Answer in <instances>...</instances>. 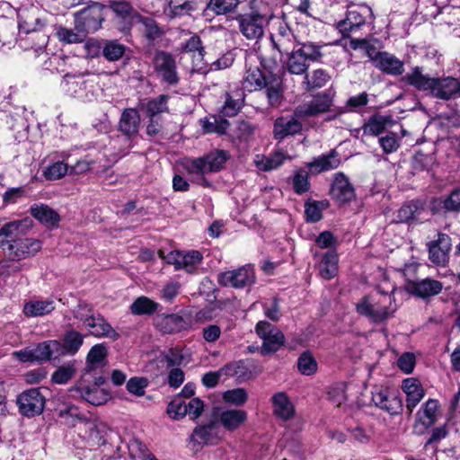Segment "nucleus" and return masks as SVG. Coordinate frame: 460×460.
<instances>
[{
  "mask_svg": "<svg viewBox=\"0 0 460 460\" xmlns=\"http://www.w3.org/2000/svg\"><path fill=\"white\" fill-rule=\"evenodd\" d=\"M395 286L387 279L380 283L375 292L364 296L356 303V311L370 323L379 324L394 317L398 309L394 298Z\"/></svg>",
  "mask_w": 460,
  "mask_h": 460,
  "instance_id": "1",
  "label": "nucleus"
},
{
  "mask_svg": "<svg viewBox=\"0 0 460 460\" xmlns=\"http://www.w3.org/2000/svg\"><path fill=\"white\" fill-rule=\"evenodd\" d=\"M261 64L268 70V74L258 66H249L243 80V87L250 93L266 88L269 104L272 107L278 106L282 99L281 78L273 73L278 62L275 58L269 61L262 59Z\"/></svg>",
  "mask_w": 460,
  "mask_h": 460,
  "instance_id": "2",
  "label": "nucleus"
},
{
  "mask_svg": "<svg viewBox=\"0 0 460 460\" xmlns=\"http://www.w3.org/2000/svg\"><path fill=\"white\" fill-rule=\"evenodd\" d=\"M229 157L226 151L217 149L202 157L186 159L182 164L189 173L204 175L221 170Z\"/></svg>",
  "mask_w": 460,
  "mask_h": 460,
  "instance_id": "3",
  "label": "nucleus"
},
{
  "mask_svg": "<svg viewBox=\"0 0 460 460\" xmlns=\"http://www.w3.org/2000/svg\"><path fill=\"white\" fill-rule=\"evenodd\" d=\"M159 256L168 264L174 266L177 270H184L188 273H196L199 270L203 255L199 251H172L166 255L163 251H159Z\"/></svg>",
  "mask_w": 460,
  "mask_h": 460,
  "instance_id": "4",
  "label": "nucleus"
},
{
  "mask_svg": "<svg viewBox=\"0 0 460 460\" xmlns=\"http://www.w3.org/2000/svg\"><path fill=\"white\" fill-rule=\"evenodd\" d=\"M255 332L262 341L261 354L263 356L277 352L285 343L283 332L266 321H260L256 324Z\"/></svg>",
  "mask_w": 460,
  "mask_h": 460,
  "instance_id": "5",
  "label": "nucleus"
},
{
  "mask_svg": "<svg viewBox=\"0 0 460 460\" xmlns=\"http://www.w3.org/2000/svg\"><path fill=\"white\" fill-rule=\"evenodd\" d=\"M240 32L250 40H259L264 34L268 17L258 12L239 14L236 17Z\"/></svg>",
  "mask_w": 460,
  "mask_h": 460,
  "instance_id": "6",
  "label": "nucleus"
},
{
  "mask_svg": "<svg viewBox=\"0 0 460 460\" xmlns=\"http://www.w3.org/2000/svg\"><path fill=\"white\" fill-rule=\"evenodd\" d=\"M374 404L390 415L399 414L402 411V400L398 392L384 385H376L371 391Z\"/></svg>",
  "mask_w": 460,
  "mask_h": 460,
  "instance_id": "7",
  "label": "nucleus"
},
{
  "mask_svg": "<svg viewBox=\"0 0 460 460\" xmlns=\"http://www.w3.org/2000/svg\"><path fill=\"white\" fill-rule=\"evenodd\" d=\"M372 15V10L367 5L352 7L346 12L344 19L339 21L335 27L343 37H349L366 24L367 18Z\"/></svg>",
  "mask_w": 460,
  "mask_h": 460,
  "instance_id": "8",
  "label": "nucleus"
},
{
  "mask_svg": "<svg viewBox=\"0 0 460 460\" xmlns=\"http://www.w3.org/2000/svg\"><path fill=\"white\" fill-rule=\"evenodd\" d=\"M45 396L40 388H31L21 393L16 399L19 412L25 417L40 415L44 409Z\"/></svg>",
  "mask_w": 460,
  "mask_h": 460,
  "instance_id": "9",
  "label": "nucleus"
},
{
  "mask_svg": "<svg viewBox=\"0 0 460 460\" xmlns=\"http://www.w3.org/2000/svg\"><path fill=\"white\" fill-rule=\"evenodd\" d=\"M218 281L223 286L234 288L250 287L255 282L254 269L249 264L234 270L220 273L218 275Z\"/></svg>",
  "mask_w": 460,
  "mask_h": 460,
  "instance_id": "10",
  "label": "nucleus"
},
{
  "mask_svg": "<svg viewBox=\"0 0 460 460\" xmlns=\"http://www.w3.org/2000/svg\"><path fill=\"white\" fill-rule=\"evenodd\" d=\"M154 67L163 82L175 85L179 82L176 61L173 56L165 51H158L154 58Z\"/></svg>",
  "mask_w": 460,
  "mask_h": 460,
  "instance_id": "11",
  "label": "nucleus"
},
{
  "mask_svg": "<svg viewBox=\"0 0 460 460\" xmlns=\"http://www.w3.org/2000/svg\"><path fill=\"white\" fill-rule=\"evenodd\" d=\"M79 436L87 442L90 447H100L106 444V427L95 420H85L79 423H74Z\"/></svg>",
  "mask_w": 460,
  "mask_h": 460,
  "instance_id": "12",
  "label": "nucleus"
},
{
  "mask_svg": "<svg viewBox=\"0 0 460 460\" xmlns=\"http://www.w3.org/2000/svg\"><path fill=\"white\" fill-rule=\"evenodd\" d=\"M222 438L217 424L211 422L208 425L197 427L190 438V446L192 450L198 451L204 445H215Z\"/></svg>",
  "mask_w": 460,
  "mask_h": 460,
  "instance_id": "13",
  "label": "nucleus"
},
{
  "mask_svg": "<svg viewBox=\"0 0 460 460\" xmlns=\"http://www.w3.org/2000/svg\"><path fill=\"white\" fill-rule=\"evenodd\" d=\"M91 376L89 373H84L83 376L75 386V391L80 396L93 405H102L110 398L108 392L102 388L91 385Z\"/></svg>",
  "mask_w": 460,
  "mask_h": 460,
  "instance_id": "14",
  "label": "nucleus"
},
{
  "mask_svg": "<svg viewBox=\"0 0 460 460\" xmlns=\"http://www.w3.org/2000/svg\"><path fill=\"white\" fill-rule=\"evenodd\" d=\"M140 115L137 110L133 108L125 109L119 121V130L124 135L126 148L131 146L130 138L138 133L140 127Z\"/></svg>",
  "mask_w": 460,
  "mask_h": 460,
  "instance_id": "15",
  "label": "nucleus"
},
{
  "mask_svg": "<svg viewBox=\"0 0 460 460\" xmlns=\"http://www.w3.org/2000/svg\"><path fill=\"white\" fill-rule=\"evenodd\" d=\"M40 249V241L29 238L9 241L4 245V252L13 260H20L32 255Z\"/></svg>",
  "mask_w": 460,
  "mask_h": 460,
  "instance_id": "16",
  "label": "nucleus"
},
{
  "mask_svg": "<svg viewBox=\"0 0 460 460\" xmlns=\"http://www.w3.org/2000/svg\"><path fill=\"white\" fill-rule=\"evenodd\" d=\"M273 48L281 55L296 48L295 36L285 22H279L277 31L270 34Z\"/></svg>",
  "mask_w": 460,
  "mask_h": 460,
  "instance_id": "17",
  "label": "nucleus"
},
{
  "mask_svg": "<svg viewBox=\"0 0 460 460\" xmlns=\"http://www.w3.org/2000/svg\"><path fill=\"white\" fill-rule=\"evenodd\" d=\"M430 93L438 99L450 100L460 97V79L451 76L435 78Z\"/></svg>",
  "mask_w": 460,
  "mask_h": 460,
  "instance_id": "18",
  "label": "nucleus"
},
{
  "mask_svg": "<svg viewBox=\"0 0 460 460\" xmlns=\"http://www.w3.org/2000/svg\"><path fill=\"white\" fill-rule=\"evenodd\" d=\"M300 116H303V114H296V111L294 116L278 118L274 123L275 138L282 140L288 136L299 133L302 130V123L298 119Z\"/></svg>",
  "mask_w": 460,
  "mask_h": 460,
  "instance_id": "19",
  "label": "nucleus"
},
{
  "mask_svg": "<svg viewBox=\"0 0 460 460\" xmlns=\"http://www.w3.org/2000/svg\"><path fill=\"white\" fill-rule=\"evenodd\" d=\"M428 249L429 259L433 263L445 264L451 249V239L447 234L438 233L437 239L428 243Z\"/></svg>",
  "mask_w": 460,
  "mask_h": 460,
  "instance_id": "20",
  "label": "nucleus"
},
{
  "mask_svg": "<svg viewBox=\"0 0 460 460\" xmlns=\"http://www.w3.org/2000/svg\"><path fill=\"white\" fill-rule=\"evenodd\" d=\"M155 324L162 332L171 334L188 330L191 325V321L190 318L172 314L158 316Z\"/></svg>",
  "mask_w": 460,
  "mask_h": 460,
  "instance_id": "21",
  "label": "nucleus"
},
{
  "mask_svg": "<svg viewBox=\"0 0 460 460\" xmlns=\"http://www.w3.org/2000/svg\"><path fill=\"white\" fill-rule=\"evenodd\" d=\"M331 195L332 199L340 203L349 202L355 197L354 188L344 173L337 172L334 174Z\"/></svg>",
  "mask_w": 460,
  "mask_h": 460,
  "instance_id": "22",
  "label": "nucleus"
},
{
  "mask_svg": "<svg viewBox=\"0 0 460 460\" xmlns=\"http://www.w3.org/2000/svg\"><path fill=\"white\" fill-rule=\"evenodd\" d=\"M442 288L441 282L431 279L408 281L406 284V290L409 293L422 298L438 295Z\"/></svg>",
  "mask_w": 460,
  "mask_h": 460,
  "instance_id": "23",
  "label": "nucleus"
},
{
  "mask_svg": "<svg viewBox=\"0 0 460 460\" xmlns=\"http://www.w3.org/2000/svg\"><path fill=\"white\" fill-rule=\"evenodd\" d=\"M274 415L284 421L291 420L296 409L290 398L284 392L274 394L270 399Z\"/></svg>",
  "mask_w": 460,
  "mask_h": 460,
  "instance_id": "24",
  "label": "nucleus"
},
{
  "mask_svg": "<svg viewBox=\"0 0 460 460\" xmlns=\"http://www.w3.org/2000/svg\"><path fill=\"white\" fill-rule=\"evenodd\" d=\"M332 104V98L329 93H319L314 98L296 109V114L312 116L327 111Z\"/></svg>",
  "mask_w": 460,
  "mask_h": 460,
  "instance_id": "25",
  "label": "nucleus"
},
{
  "mask_svg": "<svg viewBox=\"0 0 460 460\" xmlns=\"http://www.w3.org/2000/svg\"><path fill=\"white\" fill-rule=\"evenodd\" d=\"M375 66L390 75H401L404 71L403 62L388 52H379L376 55Z\"/></svg>",
  "mask_w": 460,
  "mask_h": 460,
  "instance_id": "26",
  "label": "nucleus"
},
{
  "mask_svg": "<svg viewBox=\"0 0 460 460\" xmlns=\"http://www.w3.org/2000/svg\"><path fill=\"white\" fill-rule=\"evenodd\" d=\"M402 389L406 394V408L411 413L424 397V388L417 379L406 378L402 382Z\"/></svg>",
  "mask_w": 460,
  "mask_h": 460,
  "instance_id": "27",
  "label": "nucleus"
},
{
  "mask_svg": "<svg viewBox=\"0 0 460 460\" xmlns=\"http://www.w3.org/2000/svg\"><path fill=\"white\" fill-rule=\"evenodd\" d=\"M341 164L338 152L330 151L326 155L315 157L312 162L306 164L309 172L312 174H319L323 172L336 169Z\"/></svg>",
  "mask_w": 460,
  "mask_h": 460,
  "instance_id": "28",
  "label": "nucleus"
},
{
  "mask_svg": "<svg viewBox=\"0 0 460 460\" xmlns=\"http://www.w3.org/2000/svg\"><path fill=\"white\" fill-rule=\"evenodd\" d=\"M439 402L436 399H429L416 413V423L428 429L436 423L438 417Z\"/></svg>",
  "mask_w": 460,
  "mask_h": 460,
  "instance_id": "29",
  "label": "nucleus"
},
{
  "mask_svg": "<svg viewBox=\"0 0 460 460\" xmlns=\"http://www.w3.org/2000/svg\"><path fill=\"white\" fill-rule=\"evenodd\" d=\"M90 334L95 337H107L111 340H117L119 333L111 327V325L104 319L103 316L97 314L85 326Z\"/></svg>",
  "mask_w": 460,
  "mask_h": 460,
  "instance_id": "30",
  "label": "nucleus"
},
{
  "mask_svg": "<svg viewBox=\"0 0 460 460\" xmlns=\"http://www.w3.org/2000/svg\"><path fill=\"white\" fill-rule=\"evenodd\" d=\"M34 358L38 362L48 361L60 356L61 342L51 340L32 347Z\"/></svg>",
  "mask_w": 460,
  "mask_h": 460,
  "instance_id": "31",
  "label": "nucleus"
},
{
  "mask_svg": "<svg viewBox=\"0 0 460 460\" xmlns=\"http://www.w3.org/2000/svg\"><path fill=\"white\" fill-rule=\"evenodd\" d=\"M338 254L335 250H328L319 263L320 276L324 279H332L338 273Z\"/></svg>",
  "mask_w": 460,
  "mask_h": 460,
  "instance_id": "32",
  "label": "nucleus"
},
{
  "mask_svg": "<svg viewBox=\"0 0 460 460\" xmlns=\"http://www.w3.org/2000/svg\"><path fill=\"white\" fill-rule=\"evenodd\" d=\"M55 309L53 299L30 300L23 305V314L27 317H40L51 313Z\"/></svg>",
  "mask_w": 460,
  "mask_h": 460,
  "instance_id": "33",
  "label": "nucleus"
},
{
  "mask_svg": "<svg viewBox=\"0 0 460 460\" xmlns=\"http://www.w3.org/2000/svg\"><path fill=\"white\" fill-rule=\"evenodd\" d=\"M403 79L420 91L431 92L432 86L435 84V78L424 75L419 66L414 67Z\"/></svg>",
  "mask_w": 460,
  "mask_h": 460,
  "instance_id": "34",
  "label": "nucleus"
},
{
  "mask_svg": "<svg viewBox=\"0 0 460 460\" xmlns=\"http://www.w3.org/2000/svg\"><path fill=\"white\" fill-rule=\"evenodd\" d=\"M167 100L166 95H160L155 99L142 100L138 103V108L149 118H158V114L167 111Z\"/></svg>",
  "mask_w": 460,
  "mask_h": 460,
  "instance_id": "35",
  "label": "nucleus"
},
{
  "mask_svg": "<svg viewBox=\"0 0 460 460\" xmlns=\"http://www.w3.org/2000/svg\"><path fill=\"white\" fill-rule=\"evenodd\" d=\"M247 419L246 411L243 410H226L220 413L219 420L225 429L233 431L237 429Z\"/></svg>",
  "mask_w": 460,
  "mask_h": 460,
  "instance_id": "36",
  "label": "nucleus"
},
{
  "mask_svg": "<svg viewBox=\"0 0 460 460\" xmlns=\"http://www.w3.org/2000/svg\"><path fill=\"white\" fill-rule=\"evenodd\" d=\"M107 357V349L103 344H96L92 347L86 358V367L84 373L93 372L98 367L105 365Z\"/></svg>",
  "mask_w": 460,
  "mask_h": 460,
  "instance_id": "37",
  "label": "nucleus"
},
{
  "mask_svg": "<svg viewBox=\"0 0 460 460\" xmlns=\"http://www.w3.org/2000/svg\"><path fill=\"white\" fill-rule=\"evenodd\" d=\"M239 3V0H209L203 15L208 19L211 13L217 15L226 14L234 11Z\"/></svg>",
  "mask_w": 460,
  "mask_h": 460,
  "instance_id": "38",
  "label": "nucleus"
},
{
  "mask_svg": "<svg viewBox=\"0 0 460 460\" xmlns=\"http://www.w3.org/2000/svg\"><path fill=\"white\" fill-rule=\"evenodd\" d=\"M393 122L391 116H384L380 114L373 115L368 121L363 126V132L369 136H378L383 133L385 128Z\"/></svg>",
  "mask_w": 460,
  "mask_h": 460,
  "instance_id": "39",
  "label": "nucleus"
},
{
  "mask_svg": "<svg viewBox=\"0 0 460 460\" xmlns=\"http://www.w3.org/2000/svg\"><path fill=\"white\" fill-rule=\"evenodd\" d=\"M31 215L48 226H55L59 221V216L47 205L35 204L31 208Z\"/></svg>",
  "mask_w": 460,
  "mask_h": 460,
  "instance_id": "40",
  "label": "nucleus"
},
{
  "mask_svg": "<svg viewBox=\"0 0 460 460\" xmlns=\"http://www.w3.org/2000/svg\"><path fill=\"white\" fill-rule=\"evenodd\" d=\"M84 342V336L75 331H68L63 337V342L61 343L60 356L68 354L75 355Z\"/></svg>",
  "mask_w": 460,
  "mask_h": 460,
  "instance_id": "41",
  "label": "nucleus"
},
{
  "mask_svg": "<svg viewBox=\"0 0 460 460\" xmlns=\"http://www.w3.org/2000/svg\"><path fill=\"white\" fill-rule=\"evenodd\" d=\"M69 91L80 99H90L94 94L97 87L93 80L79 78L68 83Z\"/></svg>",
  "mask_w": 460,
  "mask_h": 460,
  "instance_id": "42",
  "label": "nucleus"
},
{
  "mask_svg": "<svg viewBox=\"0 0 460 460\" xmlns=\"http://www.w3.org/2000/svg\"><path fill=\"white\" fill-rule=\"evenodd\" d=\"M286 159H290V157L283 152L278 151L270 156L257 155L254 163L260 170L271 171L280 166Z\"/></svg>",
  "mask_w": 460,
  "mask_h": 460,
  "instance_id": "43",
  "label": "nucleus"
},
{
  "mask_svg": "<svg viewBox=\"0 0 460 460\" xmlns=\"http://www.w3.org/2000/svg\"><path fill=\"white\" fill-rule=\"evenodd\" d=\"M287 62V68L290 74L304 75L310 66V63L297 51L296 49L290 50Z\"/></svg>",
  "mask_w": 460,
  "mask_h": 460,
  "instance_id": "44",
  "label": "nucleus"
},
{
  "mask_svg": "<svg viewBox=\"0 0 460 460\" xmlns=\"http://www.w3.org/2000/svg\"><path fill=\"white\" fill-rule=\"evenodd\" d=\"M243 94L240 91L227 93L225 105L222 107V114L226 117H234L243 106Z\"/></svg>",
  "mask_w": 460,
  "mask_h": 460,
  "instance_id": "45",
  "label": "nucleus"
},
{
  "mask_svg": "<svg viewBox=\"0 0 460 460\" xmlns=\"http://www.w3.org/2000/svg\"><path fill=\"white\" fill-rule=\"evenodd\" d=\"M324 45L316 44L312 41H306L296 44L297 51L310 63L317 62L322 57V49Z\"/></svg>",
  "mask_w": 460,
  "mask_h": 460,
  "instance_id": "46",
  "label": "nucleus"
},
{
  "mask_svg": "<svg viewBox=\"0 0 460 460\" xmlns=\"http://www.w3.org/2000/svg\"><path fill=\"white\" fill-rule=\"evenodd\" d=\"M330 80L329 75L323 69L314 70L311 74H305L303 84L305 90L311 91L315 88L323 87Z\"/></svg>",
  "mask_w": 460,
  "mask_h": 460,
  "instance_id": "47",
  "label": "nucleus"
},
{
  "mask_svg": "<svg viewBox=\"0 0 460 460\" xmlns=\"http://www.w3.org/2000/svg\"><path fill=\"white\" fill-rule=\"evenodd\" d=\"M158 307V304L147 296L137 297L131 305L130 310L133 314L142 315L153 314Z\"/></svg>",
  "mask_w": 460,
  "mask_h": 460,
  "instance_id": "48",
  "label": "nucleus"
},
{
  "mask_svg": "<svg viewBox=\"0 0 460 460\" xmlns=\"http://www.w3.org/2000/svg\"><path fill=\"white\" fill-rule=\"evenodd\" d=\"M236 364H229L222 367L217 372H208L202 376V384L204 386L212 388L215 387L222 375H233L235 372Z\"/></svg>",
  "mask_w": 460,
  "mask_h": 460,
  "instance_id": "49",
  "label": "nucleus"
},
{
  "mask_svg": "<svg viewBox=\"0 0 460 460\" xmlns=\"http://www.w3.org/2000/svg\"><path fill=\"white\" fill-rule=\"evenodd\" d=\"M84 31L86 33L96 31L102 24V15L99 10H89L83 13Z\"/></svg>",
  "mask_w": 460,
  "mask_h": 460,
  "instance_id": "50",
  "label": "nucleus"
},
{
  "mask_svg": "<svg viewBox=\"0 0 460 460\" xmlns=\"http://www.w3.org/2000/svg\"><path fill=\"white\" fill-rule=\"evenodd\" d=\"M191 5L188 0H169L167 6L164 8V13L170 18L181 16L189 13L191 11Z\"/></svg>",
  "mask_w": 460,
  "mask_h": 460,
  "instance_id": "51",
  "label": "nucleus"
},
{
  "mask_svg": "<svg viewBox=\"0 0 460 460\" xmlns=\"http://www.w3.org/2000/svg\"><path fill=\"white\" fill-rule=\"evenodd\" d=\"M329 400L338 407L347 406L349 401L347 386L344 384H337L332 386L328 392Z\"/></svg>",
  "mask_w": 460,
  "mask_h": 460,
  "instance_id": "52",
  "label": "nucleus"
},
{
  "mask_svg": "<svg viewBox=\"0 0 460 460\" xmlns=\"http://www.w3.org/2000/svg\"><path fill=\"white\" fill-rule=\"evenodd\" d=\"M75 374V364L69 362L67 364L59 367L51 376L52 381L55 384L65 385L66 384Z\"/></svg>",
  "mask_w": 460,
  "mask_h": 460,
  "instance_id": "53",
  "label": "nucleus"
},
{
  "mask_svg": "<svg viewBox=\"0 0 460 460\" xmlns=\"http://www.w3.org/2000/svg\"><path fill=\"white\" fill-rule=\"evenodd\" d=\"M309 172L304 168H299L293 177V188L296 194L301 195L305 193L310 189Z\"/></svg>",
  "mask_w": 460,
  "mask_h": 460,
  "instance_id": "54",
  "label": "nucleus"
},
{
  "mask_svg": "<svg viewBox=\"0 0 460 460\" xmlns=\"http://www.w3.org/2000/svg\"><path fill=\"white\" fill-rule=\"evenodd\" d=\"M222 398L226 403L241 406L247 402L248 394L243 388H234L224 392Z\"/></svg>",
  "mask_w": 460,
  "mask_h": 460,
  "instance_id": "55",
  "label": "nucleus"
},
{
  "mask_svg": "<svg viewBox=\"0 0 460 460\" xmlns=\"http://www.w3.org/2000/svg\"><path fill=\"white\" fill-rule=\"evenodd\" d=\"M27 220H13L0 226V236L13 237L28 227Z\"/></svg>",
  "mask_w": 460,
  "mask_h": 460,
  "instance_id": "56",
  "label": "nucleus"
},
{
  "mask_svg": "<svg viewBox=\"0 0 460 460\" xmlns=\"http://www.w3.org/2000/svg\"><path fill=\"white\" fill-rule=\"evenodd\" d=\"M69 166L63 162L54 163L43 171V175L47 180H58L68 172Z\"/></svg>",
  "mask_w": 460,
  "mask_h": 460,
  "instance_id": "57",
  "label": "nucleus"
},
{
  "mask_svg": "<svg viewBox=\"0 0 460 460\" xmlns=\"http://www.w3.org/2000/svg\"><path fill=\"white\" fill-rule=\"evenodd\" d=\"M298 370L305 376L313 375L317 369V363L309 352H304L297 360Z\"/></svg>",
  "mask_w": 460,
  "mask_h": 460,
  "instance_id": "58",
  "label": "nucleus"
},
{
  "mask_svg": "<svg viewBox=\"0 0 460 460\" xmlns=\"http://www.w3.org/2000/svg\"><path fill=\"white\" fill-rule=\"evenodd\" d=\"M102 52L103 56L107 59L111 61H115L119 59L123 56L125 52V47L118 41L111 40L108 41L105 44Z\"/></svg>",
  "mask_w": 460,
  "mask_h": 460,
  "instance_id": "59",
  "label": "nucleus"
},
{
  "mask_svg": "<svg viewBox=\"0 0 460 460\" xmlns=\"http://www.w3.org/2000/svg\"><path fill=\"white\" fill-rule=\"evenodd\" d=\"M181 49L188 53H192L193 57L203 58L204 48L202 47L200 38L197 35L191 36L181 47Z\"/></svg>",
  "mask_w": 460,
  "mask_h": 460,
  "instance_id": "60",
  "label": "nucleus"
},
{
  "mask_svg": "<svg viewBox=\"0 0 460 460\" xmlns=\"http://www.w3.org/2000/svg\"><path fill=\"white\" fill-rule=\"evenodd\" d=\"M186 402L175 398L167 406V413L173 420L182 419L187 415Z\"/></svg>",
  "mask_w": 460,
  "mask_h": 460,
  "instance_id": "61",
  "label": "nucleus"
},
{
  "mask_svg": "<svg viewBox=\"0 0 460 460\" xmlns=\"http://www.w3.org/2000/svg\"><path fill=\"white\" fill-rule=\"evenodd\" d=\"M434 158L432 155L418 153L412 160V169L416 172L429 171L433 164Z\"/></svg>",
  "mask_w": 460,
  "mask_h": 460,
  "instance_id": "62",
  "label": "nucleus"
},
{
  "mask_svg": "<svg viewBox=\"0 0 460 460\" xmlns=\"http://www.w3.org/2000/svg\"><path fill=\"white\" fill-rule=\"evenodd\" d=\"M379 144L385 153L391 154L400 146V139L395 133L390 132L379 138Z\"/></svg>",
  "mask_w": 460,
  "mask_h": 460,
  "instance_id": "63",
  "label": "nucleus"
},
{
  "mask_svg": "<svg viewBox=\"0 0 460 460\" xmlns=\"http://www.w3.org/2000/svg\"><path fill=\"white\" fill-rule=\"evenodd\" d=\"M128 451L130 456L134 460H140L145 456L149 454L146 446L142 443L139 439L133 438L128 443Z\"/></svg>",
  "mask_w": 460,
  "mask_h": 460,
  "instance_id": "64",
  "label": "nucleus"
}]
</instances>
